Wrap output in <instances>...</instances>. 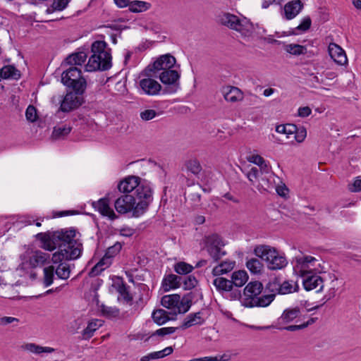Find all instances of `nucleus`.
<instances>
[{"label":"nucleus","instance_id":"1","mask_svg":"<svg viewBox=\"0 0 361 361\" xmlns=\"http://www.w3.org/2000/svg\"><path fill=\"white\" fill-rule=\"evenodd\" d=\"M153 190L147 186H141L137 191V196L132 194L121 195L114 202V207L121 214H130L138 218L147 212L153 201Z\"/></svg>","mask_w":361,"mask_h":361},{"label":"nucleus","instance_id":"2","mask_svg":"<svg viewBox=\"0 0 361 361\" xmlns=\"http://www.w3.org/2000/svg\"><path fill=\"white\" fill-rule=\"evenodd\" d=\"M92 56L85 66L88 72L106 71L111 67V49L104 41H96L92 44Z\"/></svg>","mask_w":361,"mask_h":361},{"label":"nucleus","instance_id":"3","mask_svg":"<svg viewBox=\"0 0 361 361\" xmlns=\"http://www.w3.org/2000/svg\"><path fill=\"white\" fill-rule=\"evenodd\" d=\"M263 289L259 281H251L244 288L241 302L243 306L252 307L255 306L267 307L274 298V295H264L259 296Z\"/></svg>","mask_w":361,"mask_h":361},{"label":"nucleus","instance_id":"4","mask_svg":"<svg viewBox=\"0 0 361 361\" xmlns=\"http://www.w3.org/2000/svg\"><path fill=\"white\" fill-rule=\"evenodd\" d=\"M253 253L264 260L270 270H279L286 267L288 261L283 253L267 245H258L253 249Z\"/></svg>","mask_w":361,"mask_h":361},{"label":"nucleus","instance_id":"5","mask_svg":"<svg viewBox=\"0 0 361 361\" xmlns=\"http://www.w3.org/2000/svg\"><path fill=\"white\" fill-rule=\"evenodd\" d=\"M217 21L221 25L235 30L243 36L250 35L253 29L252 24L247 18H239L237 16L230 13L219 14Z\"/></svg>","mask_w":361,"mask_h":361},{"label":"nucleus","instance_id":"6","mask_svg":"<svg viewBox=\"0 0 361 361\" xmlns=\"http://www.w3.org/2000/svg\"><path fill=\"white\" fill-rule=\"evenodd\" d=\"M75 236V231L74 230L56 232L52 235L45 233H40L37 235V237L42 242V247L49 251L54 250L59 244L77 242L75 240H73Z\"/></svg>","mask_w":361,"mask_h":361},{"label":"nucleus","instance_id":"7","mask_svg":"<svg viewBox=\"0 0 361 361\" xmlns=\"http://www.w3.org/2000/svg\"><path fill=\"white\" fill-rule=\"evenodd\" d=\"M50 255L38 250L27 249L20 256L19 267L23 270L34 269L49 262Z\"/></svg>","mask_w":361,"mask_h":361},{"label":"nucleus","instance_id":"8","mask_svg":"<svg viewBox=\"0 0 361 361\" xmlns=\"http://www.w3.org/2000/svg\"><path fill=\"white\" fill-rule=\"evenodd\" d=\"M319 260L312 256L305 255L295 257L294 271L301 277L321 271Z\"/></svg>","mask_w":361,"mask_h":361},{"label":"nucleus","instance_id":"9","mask_svg":"<svg viewBox=\"0 0 361 361\" xmlns=\"http://www.w3.org/2000/svg\"><path fill=\"white\" fill-rule=\"evenodd\" d=\"M61 81L66 86L71 87L74 91L83 93L86 89L85 79L81 75V71L77 67H71L61 75Z\"/></svg>","mask_w":361,"mask_h":361},{"label":"nucleus","instance_id":"10","mask_svg":"<svg viewBox=\"0 0 361 361\" xmlns=\"http://www.w3.org/2000/svg\"><path fill=\"white\" fill-rule=\"evenodd\" d=\"M161 302L164 307L171 310L173 314H184L191 306V300L189 298H180L177 294L164 295Z\"/></svg>","mask_w":361,"mask_h":361},{"label":"nucleus","instance_id":"11","mask_svg":"<svg viewBox=\"0 0 361 361\" xmlns=\"http://www.w3.org/2000/svg\"><path fill=\"white\" fill-rule=\"evenodd\" d=\"M161 82L167 85L164 91L166 93H176L180 87V68L177 66L173 68L162 71L159 73Z\"/></svg>","mask_w":361,"mask_h":361},{"label":"nucleus","instance_id":"12","mask_svg":"<svg viewBox=\"0 0 361 361\" xmlns=\"http://www.w3.org/2000/svg\"><path fill=\"white\" fill-rule=\"evenodd\" d=\"M80 92L76 91L68 92L62 98L61 97H53L52 102L60 103L59 110L63 112H70L78 109L83 102V98Z\"/></svg>","mask_w":361,"mask_h":361},{"label":"nucleus","instance_id":"13","mask_svg":"<svg viewBox=\"0 0 361 361\" xmlns=\"http://www.w3.org/2000/svg\"><path fill=\"white\" fill-rule=\"evenodd\" d=\"M147 186L153 190L152 184L149 182L143 180L140 182L139 177L131 176H128L123 180H121L118 184V189L119 192L126 194H130L135 190L134 195L137 196V191L141 186Z\"/></svg>","mask_w":361,"mask_h":361},{"label":"nucleus","instance_id":"14","mask_svg":"<svg viewBox=\"0 0 361 361\" xmlns=\"http://www.w3.org/2000/svg\"><path fill=\"white\" fill-rule=\"evenodd\" d=\"M217 291L222 294H228L231 300H236L240 297V291L238 289L233 290L232 283L223 277H217L212 281Z\"/></svg>","mask_w":361,"mask_h":361},{"label":"nucleus","instance_id":"15","mask_svg":"<svg viewBox=\"0 0 361 361\" xmlns=\"http://www.w3.org/2000/svg\"><path fill=\"white\" fill-rule=\"evenodd\" d=\"M138 88L142 94L154 96L159 94L161 85L154 78L147 76L140 79Z\"/></svg>","mask_w":361,"mask_h":361},{"label":"nucleus","instance_id":"16","mask_svg":"<svg viewBox=\"0 0 361 361\" xmlns=\"http://www.w3.org/2000/svg\"><path fill=\"white\" fill-rule=\"evenodd\" d=\"M224 246V243L220 236L212 235L209 238V245L207 247L209 255L216 261L219 259L226 255L225 251L222 250Z\"/></svg>","mask_w":361,"mask_h":361},{"label":"nucleus","instance_id":"17","mask_svg":"<svg viewBox=\"0 0 361 361\" xmlns=\"http://www.w3.org/2000/svg\"><path fill=\"white\" fill-rule=\"evenodd\" d=\"M179 66L176 64V58L170 54H166L158 57L152 64L154 71H165Z\"/></svg>","mask_w":361,"mask_h":361},{"label":"nucleus","instance_id":"18","mask_svg":"<svg viewBox=\"0 0 361 361\" xmlns=\"http://www.w3.org/2000/svg\"><path fill=\"white\" fill-rule=\"evenodd\" d=\"M302 284L306 290H315L319 293L323 290L324 281L321 276L317 274H312L305 277H303Z\"/></svg>","mask_w":361,"mask_h":361},{"label":"nucleus","instance_id":"19","mask_svg":"<svg viewBox=\"0 0 361 361\" xmlns=\"http://www.w3.org/2000/svg\"><path fill=\"white\" fill-rule=\"evenodd\" d=\"M94 208L102 216L108 217L111 220L117 218L114 209L110 207V202L107 197H104L92 203Z\"/></svg>","mask_w":361,"mask_h":361},{"label":"nucleus","instance_id":"20","mask_svg":"<svg viewBox=\"0 0 361 361\" xmlns=\"http://www.w3.org/2000/svg\"><path fill=\"white\" fill-rule=\"evenodd\" d=\"M221 93L225 100L228 102L235 103L242 101L244 98V93L237 87L225 86L221 89Z\"/></svg>","mask_w":361,"mask_h":361},{"label":"nucleus","instance_id":"21","mask_svg":"<svg viewBox=\"0 0 361 361\" xmlns=\"http://www.w3.org/2000/svg\"><path fill=\"white\" fill-rule=\"evenodd\" d=\"M329 53L331 58L338 65L343 66L348 63V59L345 51L338 44L330 43Z\"/></svg>","mask_w":361,"mask_h":361},{"label":"nucleus","instance_id":"22","mask_svg":"<svg viewBox=\"0 0 361 361\" xmlns=\"http://www.w3.org/2000/svg\"><path fill=\"white\" fill-rule=\"evenodd\" d=\"M275 178L273 173H265L263 174L261 171L259 183L257 185L258 190L261 192L271 190L275 187Z\"/></svg>","mask_w":361,"mask_h":361},{"label":"nucleus","instance_id":"23","mask_svg":"<svg viewBox=\"0 0 361 361\" xmlns=\"http://www.w3.org/2000/svg\"><path fill=\"white\" fill-rule=\"evenodd\" d=\"M112 288L119 294L118 300H123L126 302L132 301L133 297L128 291V288L121 279L118 278L114 281Z\"/></svg>","mask_w":361,"mask_h":361},{"label":"nucleus","instance_id":"24","mask_svg":"<svg viewBox=\"0 0 361 361\" xmlns=\"http://www.w3.org/2000/svg\"><path fill=\"white\" fill-rule=\"evenodd\" d=\"M303 4L300 0H294L287 3L284 6V14L287 20L293 19L301 11Z\"/></svg>","mask_w":361,"mask_h":361},{"label":"nucleus","instance_id":"25","mask_svg":"<svg viewBox=\"0 0 361 361\" xmlns=\"http://www.w3.org/2000/svg\"><path fill=\"white\" fill-rule=\"evenodd\" d=\"M20 72L14 66L7 65L0 68V81L1 80H18Z\"/></svg>","mask_w":361,"mask_h":361},{"label":"nucleus","instance_id":"26","mask_svg":"<svg viewBox=\"0 0 361 361\" xmlns=\"http://www.w3.org/2000/svg\"><path fill=\"white\" fill-rule=\"evenodd\" d=\"M21 349L36 355H41L42 353H51L55 351V349L53 348L44 347L33 343H27L22 345Z\"/></svg>","mask_w":361,"mask_h":361},{"label":"nucleus","instance_id":"27","mask_svg":"<svg viewBox=\"0 0 361 361\" xmlns=\"http://www.w3.org/2000/svg\"><path fill=\"white\" fill-rule=\"evenodd\" d=\"M300 311L298 307L288 308L285 310L279 318V324H287L293 322L300 315Z\"/></svg>","mask_w":361,"mask_h":361},{"label":"nucleus","instance_id":"28","mask_svg":"<svg viewBox=\"0 0 361 361\" xmlns=\"http://www.w3.org/2000/svg\"><path fill=\"white\" fill-rule=\"evenodd\" d=\"M204 319L202 317L200 312H196L194 314H190L188 315L181 326L183 329H188L195 325H200L203 324Z\"/></svg>","mask_w":361,"mask_h":361},{"label":"nucleus","instance_id":"29","mask_svg":"<svg viewBox=\"0 0 361 361\" xmlns=\"http://www.w3.org/2000/svg\"><path fill=\"white\" fill-rule=\"evenodd\" d=\"M182 278L174 274H169L162 281V287L165 291L174 289L180 286Z\"/></svg>","mask_w":361,"mask_h":361},{"label":"nucleus","instance_id":"30","mask_svg":"<svg viewBox=\"0 0 361 361\" xmlns=\"http://www.w3.org/2000/svg\"><path fill=\"white\" fill-rule=\"evenodd\" d=\"M59 250L52 255L51 262L54 264H61L62 263L61 262L63 260L75 259V257L78 255V253H77V250H75V252L73 251V253L72 252V255L71 254L69 255H66L67 254L64 253V252L63 251L62 246H60L59 245Z\"/></svg>","mask_w":361,"mask_h":361},{"label":"nucleus","instance_id":"31","mask_svg":"<svg viewBox=\"0 0 361 361\" xmlns=\"http://www.w3.org/2000/svg\"><path fill=\"white\" fill-rule=\"evenodd\" d=\"M111 256L106 253L105 255L92 269L91 274L94 275H98L102 271L108 268L111 264Z\"/></svg>","mask_w":361,"mask_h":361},{"label":"nucleus","instance_id":"32","mask_svg":"<svg viewBox=\"0 0 361 361\" xmlns=\"http://www.w3.org/2000/svg\"><path fill=\"white\" fill-rule=\"evenodd\" d=\"M235 262L234 261H224L219 265L214 267L212 274L214 276H220L231 271L235 267Z\"/></svg>","mask_w":361,"mask_h":361},{"label":"nucleus","instance_id":"33","mask_svg":"<svg viewBox=\"0 0 361 361\" xmlns=\"http://www.w3.org/2000/svg\"><path fill=\"white\" fill-rule=\"evenodd\" d=\"M248 280V275L244 270H239L234 271L231 275V282L232 283V287L235 286L236 287H242Z\"/></svg>","mask_w":361,"mask_h":361},{"label":"nucleus","instance_id":"34","mask_svg":"<svg viewBox=\"0 0 361 361\" xmlns=\"http://www.w3.org/2000/svg\"><path fill=\"white\" fill-rule=\"evenodd\" d=\"M246 267L254 274H261L264 269L263 263L257 258H251L246 262Z\"/></svg>","mask_w":361,"mask_h":361},{"label":"nucleus","instance_id":"35","mask_svg":"<svg viewBox=\"0 0 361 361\" xmlns=\"http://www.w3.org/2000/svg\"><path fill=\"white\" fill-rule=\"evenodd\" d=\"M103 321L100 319H94L90 321L87 326L83 330L82 335L84 338L87 339L93 336V333L102 326Z\"/></svg>","mask_w":361,"mask_h":361},{"label":"nucleus","instance_id":"36","mask_svg":"<svg viewBox=\"0 0 361 361\" xmlns=\"http://www.w3.org/2000/svg\"><path fill=\"white\" fill-rule=\"evenodd\" d=\"M270 286H274L275 289H276L280 294H288L295 290L293 281H286L283 282L281 285L274 281L270 283Z\"/></svg>","mask_w":361,"mask_h":361},{"label":"nucleus","instance_id":"37","mask_svg":"<svg viewBox=\"0 0 361 361\" xmlns=\"http://www.w3.org/2000/svg\"><path fill=\"white\" fill-rule=\"evenodd\" d=\"M154 322L158 325H162L171 319L169 313L162 309L154 310L152 314Z\"/></svg>","mask_w":361,"mask_h":361},{"label":"nucleus","instance_id":"38","mask_svg":"<svg viewBox=\"0 0 361 361\" xmlns=\"http://www.w3.org/2000/svg\"><path fill=\"white\" fill-rule=\"evenodd\" d=\"M59 245L62 246L63 251L64 253L67 254L66 255H72V252L73 253L75 250H77V253H78L75 259H78L81 255L82 245L79 242H71L68 244H59Z\"/></svg>","mask_w":361,"mask_h":361},{"label":"nucleus","instance_id":"39","mask_svg":"<svg viewBox=\"0 0 361 361\" xmlns=\"http://www.w3.org/2000/svg\"><path fill=\"white\" fill-rule=\"evenodd\" d=\"M284 50L290 54L300 56L307 53V48L305 46L297 44H289L284 47Z\"/></svg>","mask_w":361,"mask_h":361},{"label":"nucleus","instance_id":"40","mask_svg":"<svg viewBox=\"0 0 361 361\" xmlns=\"http://www.w3.org/2000/svg\"><path fill=\"white\" fill-rule=\"evenodd\" d=\"M86 59V54L83 51H80L68 56L66 58V62L70 65H81L85 61Z\"/></svg>","mask_w":361,"mask_h":361},{"label":"nucleus","instance_id":"41","mask_svg":"<svg viewBox=\"0 0 361 361\" xmlns=\"http://www.w3.org/2000/svg\"><path fill=\"white\" fill-rule=\"evenodd\" d=\"M71 130V128L68 125H59L54 127L52 137L55 139L63 138L68 135Z\"/></svg>","mask_w":361,"mask_h":361},{"label":"nucleus","instance_id":"42","mask_svg":"<svg viewBox=\"0 0 361 361\" xmlns=\"http://www.w3.org/2000/svg\"><path fill=\"white\" fill-rule=\"evenodd\" d=\"M150 4L142 1H134L129 4V8L132 12L140 13L148 10Z\"/></svg>","mask_w":361,"mask_h":361},{"label":"nucleus","instance_id":"43","mask_svg":"<svg viewBox=\"0 0 361 361\" xmlns=\"http://www.w3.org/2000/svg\"><path fill=\"white\" fill-rule=\"evenodd\" d=\"M55 273L56 276L61 279H67L70 276V267L66 263H61L57 267Z\"/></svg>","mask_w":361,"mask_h":361},{"label":"nucleus","instance_id":"44","mask_svg":"<svg viewBox=\"0 0 361 361\" xmlns=\"http://www.w3.org/2000/svg\"><path fill=\"white\" fill-rule=\"evenodd\" d=\"M54 277V268L49 266L44 269L43 283L46 287L51 286L53 283Z\"/></svg>","mask_w":361,"mask_h":361},{"label":"nucleus","instance_id":"45","mask_svg":"<svg viewBox=\"0 0 361 361\" xmlns=\"http://www.w3.org/2000/svg\"><path fill=\"white\" fill-rule=\"evenodd\" d=\"M174 269L178 274H187L192 271L193 267L188 263L181 262L176 264Z\"/></svg>","mask_w":361,"mask_h":361},{"label":"nucleus","instance_id":"46","mask_svg":"<svg viewBox=\"0 0 361 361\" xmlns=\"http://www.w3.org/2000/svg\"><path fill=\"white\" fill-rule=\"evenodd\" d=\"M295 125H279L276 127V131L280 134L286 135V137L289 138L290 135L294 133Z\"/></svg>","mask_w":361,"mask_h":361},{"label":"nucleus","instance_id":"47","mask_svg":"<svg viewBox=\"0 0 361 361\" xmlns=\"http://www.w3.org/2000/svg\"><path fill=\"white\" fill-rule=\"evenodd\" d=\"M311 23H312V21H311L310 18V17H305L302 20V22L300 23V24L299 25H298L295 28V30L293 31L291 33H290V35H296V34H298L295 30H300V31H302V32L307 31L310 27Z\"/></svg>","mask_w":361,"mask_h":361},{"label":"nucleus","instance_id":"48","mask_svg":"<svg viewBox=\"0 0 361 361\" xmlns=\"http://www.w3.org/2000/svg\"><path fill=\"white\" fill-rule=\"evenodd\" d=\"M157 116L159 113L154 109H145L140 113V118L145 121H150Z\"/></svg>","mask_w":361,"mask_h":361},{"label":"nucleus","instance_id":"49","mask_svg":"<svg viewBox=\"0 0 361 361\" xmlns=\"http://www.w3.org/2000/svg\"><path fill=\"white\" fill-rule=\"evenodd\" d=\"M295 139L298 143H302L307 137V130L305 127L297 128L295 126Z\"/></svg>","mask_w":361,"mask_h":361},{"label":"nucleus","instance_id":"50","mask_svg":"<svg viewBox=\"0 0 361 361\" xmlns=\"http://www.w3.org/2000/svg\"><path fill=\"white\" fill-rule=\"evenodd\" d=\"M183 283L184 289L191 290L197 286V281L195 276L190 275L184 278Z\"/></svg>","mask_w":361,"mask_h":361},{"label":"nucleus","instance_id":"51","mask_svg":"<svg viewBox=\"0 0 361 361\" xmlns=\"http://www.w3.org/2000/svg\"><path fill=\"white\" fill-rule=\"evenodd\" d=\"M25 116L30 122L36 121L38 118L36 108L32 105H29L25 111Z\"/></svg>","mask_w":361,"mask_h":361},{"label":"nucleus","instance_id":"52","mask_svg":"<svg viewBox=\"0 0 361 361\" xmlns=\"http://www.w3.org/2000/svg\"><path fill=\"white\" fill-rule=\"evenodd\" d=\"M178 329L177 327H163L154 331L152 336H164L173 334Z\"/></svg>","mask_w":361,"mask_h":361},{"label":"nucleus","instance_id":"53","mask_svg":"<svg viewBox=\"0 0 361 361\" xmlns=\"http://www.w3.org/2000/svg\"><path fill=\"white\" fill-rule=\"evenodd\" d=\"M188 169L193 174H198L201 171V166L197 160H190L187 164Z\"/></svg>","mask_w":361,"mask_h":361},{"label":"nucleus","instance_id":"54","mask_svg":"<svg viewBox=\"0 0 361 361\" xmlns=\"http://www.w3.org/2000/svg\"><path fill=\"white\" fill-rule=\"evenodd\" d=\"M247 177L250 182L254 183L256 180L259 181L260 174L257 167H252L247 173Z\"/></svg>","mask_w":361,"mask_h":361},{"label":"nucleus","instance_id":"55","mask_svg":"<svg viewBox=\"0 0 361 361\" xmlns=\"http://www.w3.org/2000/svg\"><path fill=\"white\" fill-rule=\"evenodd\" d=\"M314 322V319H310L307 322H305V323H303L302 324H300V325H290V326H288L285 327L284 329H286L287 331H297V330L302 329L307 327V326H309L310 324H313Z\"/></svg>","mask_w":361,"mask_h":361},{"label":"nucleus","instance_id":"56","mask_svg":"<svg viewBox=\"0 0 361 361\" xmlns=\"http://www.w3.org/2000/svg\"><path fill=\"white\" fill-rule=\"evenodd\" d=\"M70 0H54L52 4L53 10L62 11L68 5Z\"/></svg>","mask_w":361,"mask_h":361},{"label":"nucleus","instance_id":"57","mask_svg":"<svg viewBox=\"0 0 361 361\" xmlns=\"http://www.w3.org/2000/svg\"><path fill=\"white\" fill-rule=\"evenodd\" d=\"M162 354L163 353H161L160 351L150 353L148 355L142 356L140 361H149L151 360L162 358Z\"/></svg>","mask_w":361,"mask_h":361},{"label":"nucleus","instance_id":"58","mask_svg":"<svg viewBox=\"0 0 361 361\" xmlns=\"http://www.w3.org/2000/svg\"><path fill=\"white\" fill-rule=\"evenodd\" d=\"M121 247H122L121 244L119 243H116L113 246L109 247V249L106 252V254H109V255H111V258H112L114 255L119 252V251L121 250Z\"/></svg>","mask_w":361,"mask_h":361},{"label":"nucleus","instance_id":"59","mask_svg":"<svg viewBox=\"0 0 361 361\" xmlns=\"http://www.w3.org/2000/svg\"><path fill=\"white\" fill-rule=\"evenodd\" d=\"M121 247H122L121 244L119 243H116L113 246L109 247V249L106 252V254H109V255H111V258H112L114 255L119 252V251L121 250Z\"/></svg>","mask_w":361,"mask_h":361},{"label":"nucleus","instance_id":"60","mask_svg":"<svg viewBox=\"0 0 361 361\" xmlns=\"http://www.w3.org/2000/svg\"><path fill=\"white\" fill-rule=\"evenodd\" d=\"M312 113V109L309 106H302L298 110V116L302 118H305L310 116Z\"/></svg>","mask_w":361,"mask_h":361},{"label":"nucleus","instance_id":"61","mask_svg":"<svg viewBox=\"0 0 361 361\" xmlns=\"http://www.w3.org/2000/svg\"><path fill=\"white\" fill-rule=\"evenodd\" d=\"M13 322H18V319L13 317H0V325L6 326Z\"/></svg>","mask_w":361,"mask_h":361},{"label":"nucleus","instance_id":"62","mask_svg":"<svg viewBox=\"0 0 361 361\" xmlns=\"http://www.w3.org/2000/svg\"><path fill=\"white\" fill-rule=\"evenodd\" d=\"M249 161L257 165L260 166L264 164V161H265L261 156L259 155H251L249 159Z\"/></svg>","mask_w":361,"mask_h":361},{"label":"nucleus","instance_id":"63","mask_svg":"<svg viewBox=\"0 0 361 361\" xmlns=\"http://www.w3.org/2000/svg\"><path fill=\"white\" fill-rule=\"evenodd\" d=\"M120 234L123 236L130 237L134 234V230L130 227H123L120 229Z\"/></svg>","mask_w":361,"mask_h":361},{"label":"nucleus","instance_id":"64","mask_svg":"<svg viewBox=\"0 0 361 361\" xmlns=\"http://www.w3.org/2000/svg\"><path fill=\"white\" fill-rule=\"evenodd\" d=\"M353 192H360L361 191V178L357 177L353 182V188L351 189Z\"/></svg>","mask_w":361,"mask_h":361}]
</instances>
